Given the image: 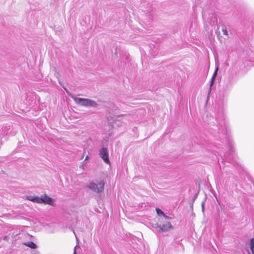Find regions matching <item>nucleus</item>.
I'll return each mask as SVG.
<instances>
[{
    "mask_svg": "<svg viewBox=\"0 0 254 254\" xmlns=\"http://www.w3.org/2000/svg\"><path fill=\"white\" fill-rule=\"evenodd\" d=\"M104 186V182L101 181L97 183L90 182L86 187L94 192L99 193L103 190Z\"/></svg>",
    "mask_w": 254,
    "mask_h": 254,
    "instance_id": "nucleus-2",
    "label": "nucleus"
},
{
    "mask_svg": "<svg viewBox=\"0 0 254 254\" xmlns=\"http://www.w3.org/2000/svg\"><path fill=\"white\" fill-rule=\"evenodd\" d=\"M24 245L31 248V249H36L37 248L36 245L33 243V242H28L24 244Z\"/></svg>",
    "mask_w": 254,
    "mask_h": 254,
    "instance_id": "nucleus-8",
    "label": "nucleus"
},
{
    "mask_svg": "<svg viewBox=\"0 0 254 254\" xmlns=\"http://www.w3.org/2000/svg\"><path fill=\"white\" fill-rule=\"evenodd\" d=\"M77 247V246H76L74 248L73 254H77L76 253V249Z\"/></svg>",
    "mask_w": 254,
    "mask_h": 254,
    "instance_id": "nucleus-13",
    "label": "nucleus"
},
{
    "mask_svg": "<svg viewBox=\"0 0 254 254\" xmlns=\"http://www.w3.org/2000/svg\"><path fill=\"white\" fill-rule=\"evenodd\" d=\"M156 211L158 215L159 216H163L166 219H169L170 218L169 217L166 216L165 215L164 212L159 208H156Z\"/></svg>",
    "mask_w": 254,
    "mask_h": 254,
    "instance_id": "nucleus-9",
    "label": "nucleus"
},
{
    "mask_svg": "<svg viewBox=\"0 0 254 254\" xmlns=\"http://www.w3.org/2000/svg\"><path fill=\"white\" fill-rule=\"evenodd\" d=\"M218 68H219L218 65H216V69H215V71H214V73H213V74L212 75V78L211 79V81H210V87H209V91H208V94H209L211 92V87H212V86L213 85L214 80H215V78L216 77V75H217V72H218Z\"/></svg>",
    "mask_w": 254,
    "mask_h": 254,
    "instance_id": "nucleus-6",
    "label": "nucleus"
},
{
    "mask_svg": "<svg viewBox=\"0 0 254 254\" xmlns=\"http://www.w3.org/2000/svg\"><path fill=\"white\" fill-rule=\"evenodd\" d=\"M41 197V203L47 204L53 206H55L54 200L53 198L48 196L46 194H44Z\"/></svg>",
    "mask_w": 254,
    "mask_h": 254,
    "instance_id": "nucleus-4",
    "label": "nucleus"
},
{
    "mask_svg": "<svg viewBox=\"0 0 254 254\" xmlns=\"http://www.w3.org/2000/svg\"><path fill=\"white\" fill-rule=\"evenodd\" d=\"M222 32H223V35H226V36L228 35V31H227V29L226 28H224V27L223 28Z\"/></svg>",
    "mask_w": 254,
    "mask_h": 254,
    "instance_id": "nucleus-11",
    "label": "nucleus"
},
{
    "mask_svg": "<svg viewBox=\"0 0 254 254\" xmlns=\"http://www.w3.org/2000/svg\"><path fill=\"white\" fill-rule=\"evenodd\" d=\"M100 156L104 160V161L108 164L110 163L108 149L105 147H103L100 150Z\"/></svg>",
    "mask_w": 254,
    "mask_h": 254,
    "instance_id": "nucleus-3",
    "label": "nucleus"
},
{
    "mask_svg": "<svg viewBox=\"0 0 254 254\" xmlns=\"http://www.w3.org/2000/svg\"><path fill=\"white\" fill-rule=\"evenodd\" d=\"M68 95L73 99L76 104L83 106L97 107L98 104L94 101L85 98H77L70 93L66 89H64Z\"/></svg>",
    "mask_w": 254,
    "mask_h": 254,
    "instance_id": "nucleus-1",
    "label": "nucleus"
},
{
    "mask_svg": "<svg viewBox=\"0 0 254 254\" xmlns=\"http://www.w3.org/2000/svg\"><path fill=\"white\" fill-rule=\"evenodd\" d=\"M250 249L253 254H254V238H252L250 241Z\"/></svg>",
    "mask_w": 254,
    "mask_h": 254,
    "instance_id": "nucleus-10",
    "label": "nucleus"
},
{
    "mask_svg": "<svg viewBox=\"0 0 254 254\" xmlns=\"http://www.w3.org/2000/svg\"><path fill=\"white\" fill-rule=\"evenodd\" d=\"M88 156H86V157L85 158V161L86 160L88 159Z\"/></svg>",
    "mask_w": 254,
    "mask_h": 254,
    "instance_id": "nucleus-15",
    "label": "nucleus"
},
{
    "mask_svg": "<svg viewBox=\"0 0 254 254\" xmlns=\"http://www.w3.org/2000/svg\"><path fill=\"white\" fill-rule=\"evenodd\" d=\"M27 198L28 200H30L33 202L41 203V197H39L34 196H28Z\"/></svg>",
    "mask_w": 254,
    "mask_h": 254,
    "instance_id": "nucleus-7",
    "label": "nucleus"
},
{
    "mask_svg": "<svg viewBox=\"0 0 254 254\" xmlns=\"http://www.w3.org/2000/svg\"><path fill=\"white\" fill-rule=\"evenodd\" d=\"M204 204H205L204 201H202L201 203V208H202V212L204 211Z\"/></svg>",
    "mask_w": 254,
    "mask_h": 254,
    "instance_id": "nucleus-12",
    "label": "nucleus"
},
{
    "mask_svg": "<svg viewBox=\"0 0 254 254\" xmlns=\"http://www.w3.org/2000/svg\"><path fill=\"white\" fill-rule=\"evenodd\" d=\"M173 228V227H172L171 223L169 222H168L162 225V226L157 225V227H156V229L159 232H166L170 228Z\"/></svg>",
    "mask_w": 254,
    "mask_h": 254,
    "instance_id": "nucleus-5",
    "label": "nucleus"
},
{
    "mask_svg": "<svg viewBox=\"0 0 254 254\" xmlns=\"http://www.w3.org/2000/svg\"><path fill=\"white\" fill-rule=\"evenodd\" d=\"M230 151L231 152H234V150H233V149L232 148V147L231 146H230Z\"/></svg>",
    "mask_w": 254,
    "mask_h": 254,
    "instance_id": "nucleus-14",
    "label": "nucleus"
}]
</instances>
